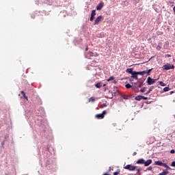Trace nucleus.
Here are the masks:
<instances>
[{
	"mask_svg": "<svg viewBox=\"0 0 175 175\" xmlns=\"http://www.w3.org/2000/svg\"><path fill=\"white\" fill-rule=\"evenodd\" d=\"M142 99H144V100H147V99H148V97H146L144 96H142Z\"/></svg>",
	"mask_w": 175,
	"mask_h": 175,
	"instance_id": "c9c22d12",
	"label": "nucleus"
},
{
	"mask_svg": "<svg viewBox=\"0 0 175 175\" xmlns=\"http://www.w3.org/2000/svg\"><path fill=\"white\" fill-rule=\"evenodd\" d=\"M144 159H139L137 161L136 163H137V165H144Z\"/></svg>",
	"mask_w": 175,
	"mask_h": 175,
	"instance_id": "f8f14e48",
	"label": "nucleus"
},
{
	"mask_svg": "<svg viewBox=\"0 0 175 175\" xmlns=\"http://www.w3.org/2000/svg\"><path fill=\"white\" fill-rule=\"evenodd\" d=\"M162 172L164 174V175H167V174H169V171H165V170H163Z\"/></svg>",
	"mask_w": 175,
	"mask_h": 175,
	"instance_id": "473e14b6",
	"label": "nucleus"
},
{
	"mask_svg": "<svg viewBox=\"0 0 175 175\" xmlns=\"http://www.w3.org/2000/svg\"><path fill=\"white\" fill-rule=\"evenodd\" d=\"M120 170H118V171L113 172V175H118V174H120Z\"/></svg>",
	"mask_w": 175,
	"mask_h": 175,
	"instance_id": "c756f323",
	"label": "nucleus"
},
{
	"mask_svg": "<svg viewBox=\"0 0 175 175\" xmlns=\"http://www.w3.org/2000/svg\"><path fill=\"white\" fill-rule=\"evenodd\" d=\"M137 154V152H134L133 153V157H135V155H136Z\"/></svg>",
	"mask_w": 175,
	"mask_h": 175,
	"instance_id": "09e8293b",
	"label": "nucleus"
},
{
	"mask_svg": "<svg viewBox=\"0 0 175 175\" xmlns=\"http://www.w3.org/2000/svg\"><path fill=\"white\" fill-rule=\"evenodd\" d=\"M131 77L135 80H139L137 71H133L131 74Z\"/></svg>",
	"mask_w": 175,
	"mask_h": 175,
	"instance_id": "0eeeda50",
	"label": "nucleus"
},
{
	"mask_svg": "<svg viewBox=\"0 0 175 175\" xmlns=\"http://www.w3.org/2000/svg\"><path fill=\"white\" fill-rule=\"evenodd\" d=\"M144 82L142 81V82H139L138 85H137V87H138V90L139 88H140V87H142V85H144Z\"/></svg>",
	"mask_w": 175,
	"mask_h": 175,
	"instance_id": "b1692460",
	"label": "nucleus"
},
{
	"mask_svg": "<svg viewBox=\"0 0 175 175\" xmlns=\"http://www.w3.org/2000/svg\"><path fill=\"white\" fill-rule=\"evenodd\" d=\"M172 94H174V91H171L170 92V95H172Z\"/></svg>",
	"mask_w": 175,
	"mask_h": 175,
	"instance_id": "8fccbe9b",
	"label": "nucleus"
},
{
	"mask_svg": "<svg viewBox=\"0 0 175 175\" xmlns=\"http://www.w3.org/2000/svg\"><path fill=\"white\" fill-rule=\"evenodd\" d=\"M133 72V68H127L126 70V73H129V75H131V73Z\"/></svg>",
	"mask_w": 175,
	"mask_h": 175,
	"instance_id": "dca6fc26",
	"label": "nucleus"
},
{
	"mask_svg": "<svg viewBox=\"0 0 175 175\" xmlns=\"http://www.w3.org/2000/svg\"><path fill=\"white\" fill-rule=\"evenodd\" d=\"M152 163V160L151 159H148L146 161V160L144 161V166H150Z\"/></svg>",
	"mask_w": 175,
	"mask_h": 175,
	"instance_id": "9d476101",
	"label": "nucleus"
},
{
	"mask_svg": "<svg viewBox=\"0 0 175 175\" xmlns=\"http://www.w3.org/2000/svg\"><path fill=\"white\" fill-rule=\"evenodd\" d=\"M165 56L167 57L168 58H170V57H172V55L169 54L165 55Z\"/></svg>",
	"mask_w": 175,
	"mask_h": 175,
	"instance_id": "de8ad7c7",
	"label": "nucleus"
},
{
	"mask_svg": "<svg viewBox=\"0 0 175 175\" xmlns=\"http://www.w3.org/2000/svg\"><path fill=\"white\" fill-rule=\"evenodd\" d=\"M130 84H131V88L132 90H139L137 85H133V82H131Z\"/></svg>",
	"mask_w": 175,
	"mask_h": 175,
	"instance_id": "f3484780",
	"label": "nucleus"
},
{
	"mask_svg": "<svg viewBox=\"0 0 175 175\" xmlns=\"http://www.w3.org/2000/svg\"><path fill=\"white\" fill-rule=\"evenodd\" d=\"M124 169L126 170H130V172H133L136 170V165H132L131 164H128L124 167Z\"/></svg>",
	"mask_w": 175,
	"mask_h": 175,
	"instance_id": "f03ea898",
	"label": "nucleus"
},
{
	"mask_svg": "<svg viewBox=\"0 0 175 175\" xmlns=\"http://www.w3.org/2000/svg\"><path fill=\"white\" fill-rule=\"evenodd\" d=\"M98 35V38H104L105 37V33L101 32L97 34Z\"/></svg>",
	"mask_w": 175,
	"mask_h": 175,
	"instance_id": "aec40b11",
	"label": "nucleus"
},
{
	"mask_svg": "<svg viewBox=\"0 0 175 175\" xmlns=\"http://www.w3.org/2000/svg\"><path fill=\"white\" fill-rule=\"evenodd\" d=\"M157 35H163V31H157Z\"/></svg>",
	"mask_w": 175,
	"mask_h": 175,
	"instance_id": "7c9ffc66",
	"label": "nucleus"
},
{
	"mask_svg": "<svg viewBox=\"0 0 175 175\" xmlns=\"http://www.w3.org/2000/svg\"><path fill=\"white\" fill-rule=\"evenodd\" d=\"M85 51H88V46L85 48Z\"/></svg>",
	"mask_w": 175,
	"mask_h": 175,
	"instance_id": "864d4df0",
	"label": "nucleus"
},
{
	"mask_svg": "<svg viewBox=\"0 0 175 175\" xmlns=\"http://www.w3.org/2000/svg\"><path fill=\"white\" fill-rule=\"evenodd\" d=\"M102 20H103V16L100 15L98 16L94 21V25H98V24H99V23H100V21H102Z\"/></svg>",
	"mask_w": 175,
	"mask_h": 175,
	"instance_id": "39448f33",
	"label": "nucleus"
},
{
	"mask_svg": "<svg viewBox=\"0 0 175 175\" xmlns=\"http://www.w3.org/2000/svg\"><path fill=\"white\" fill-rule=\"evenodd\" d=\"M133 84H134V85H137V84H139V81L135 82V83H133Z\"/></svg>",
	"mask_w": 175,
	"mask_h": 175,
	"instance_id": "c03bdc74",
	"label": "nucleus"
},
{
	"mask_svg": "<svg viewBox=\"0 0 175 175\" xmlns=\"http://www.w3.org/2000/svg\"><path fill=\"white\" fill-rule=\"evenodd\" d=\"M138 73V75H139L140 76H144V75H146V70H143V71H137Z\"/></svg>",
	"mask_w": 175,
	"mask_h": 175,
	"instance_id": "a211bd4d",
	"label": "nucleus"
},
{
	"mask_svg": "<svg viewBox=\"0 0 175 175\" xmlns=\"http://www.w3.org/2000/svg\"><path fill=\"white\" fill-rule=\"evenodd\" d=\"M89 102H95V97H90L89 98Z\"/></svg>",
	"mask_w": 175,
	"mask_h": 175,
	"instance_id": "cd10ccee",
	"label": "nucleus"
},
{
	"mask_svg": "<svg viewBox=\"0 0 175 175\" xmlns=\"http://www.w3.org/2000/svg\"><path fill=\"white\" fill-rule=\"evenodd\" d=\"M87 86L89 87V88H92V87H94V81L92 80L88 81Z\"/></svg>",
	"mask_w": 175,
	"mask_h": 175,
	"instance_id": "9b49d317",
	"label": "nucleus"
},
{
	"mask_svg": "<svg viewBox=\"0 0 175 175\" xmlns=\"http://www.w3.org/2000/svg\"><path fill=\"white\" fill-rule=\"evenodd\" d=\"M140 173V168L137 169V174H139Z\"/></svg>",
	"mask_w": 175,
	"mask_h": 175,
	"instance_id": "a19ab883",
	"label": "nucleus"
},
{
	"mask_svg": "<svg viewBox=\"0 0 175 175\" xmlns=\"http://www.w3.org/2000/svg\"><path fill=\"white\" fill-rule=\"evenodd\" d=\"M131 87H132V84H131V83H126V84L125 85V88H126L127 90H129V88H131Z\"/></svg>",
	"mask_w": 175,
	"mask_h": 175,
	"instance_id": "393cba45",
	"label": "nucleus"
},
{
	"mask_svg": "<svg viewBox=\"0 0 175 175\" xmlns=\"http://www.w3.org/2000/svg\"><path fill=\"white\" fill-rule=\"evenodd\" d=\"M174 68V65L167 63L164 66H163V70H170V69H173Z\"/></svg>",
	"mask_w": 175,
	"mask_h": 175,
	"instance_id": "f257e3e1",
	"label": "nucleus"
},
{
	"mask_svg": "<svg viewBox=\"0 0 175 175\" xmlns=\"http://www.w3.org/2000/svg\"><path fill=\"white\" fill-rule=\"evenodd\" d=\"M152 58H154V56L151 57L150 59L148 61H150L151 59H152Z\"/></svg>",
	"mask_w": 175,
	"mask_h": 175,
	"instance_id": "6e6d98bb",
	"label": "nucleus"
},
{
	"mask_svg": "<svg viewBox=\"0 0 175 175\" xmlns=\"http://www.w3.org/2000/svg\"><path fill=\"white\" fill-rule=\"evenodd\" d=\"M105 85H106V84H104V85H103V87H105Z\"/></svg>",
	"mask_w": 175,
	"mask_h": 175,
	"instance_id": "052dcab7",
	"label": "nucleus"
},
{
	"mask_svg": "<svg viewBox=\"0 0 175 175\" xmlns=\"http://www.w3.org/2000/svg\"><path fill=\"white\" fill-rule=\"evenodd\" d=\"M111 80H114V77L111 76L108 79H107V81H111Z\"/></svg>",
	"mask_w": 175,
	"mask_h": 175,
	"instance_id": "c85d7f7f",
	"label": "nucleus"
},
{
	"mask_svg": "<svg viewBox=\"0 0 175 175\" xmlns=\"http://www.w3.org/2000/svg\"><path fill=\"white\" fill-rule=\"evenodd\" d=\"M129 81L132 82V81H133V79H129Z\"/></svg>",
	"mask_w": 175,
	"mask_h": 175,
	"instance_id": "4d7b16f0",
	"label": "nucleus"
},
{
	"mask_svg": "<svg viewBox=\"0 0 175 175\" xmlns=\"http://www.w3.org/2000/svg\"><path fill=\"white\" fill-rule=\"evenodd\" d=\"M173 102L175 103V100H173Z\"/></svg>",
	"mask_w": 175,
	"mask_h": 175,
	"instance_id": "0e129e2a",
	"label": "nucleus"
},
{
	"mask_svg": "<svg viewBox=\"0 0 175 175\" xmlns=\"http://www.w3.org/2000/svg\"><path fill=\"white\" fill-rule=\"evenodd\" d=\"M142 96L141 95H138L135 96V100H142Z\"/></svg>",
	"mask_w": 175,
	"mask_h": 175,
	"instance_id": "4be33fe9",
	"label": "nucleus"
},
{
	"mask_svg": "<svg viewBox=\"0 0 175 175\" xmlns=\"http://www.w3.org/2000/svg\"><path fill=\"white\" fill-rule=\"evenodd\" d=\"M157 79H154L151 78L150 77H148L146 80V83H148V85H152V84H155V82Z\"/></svg>",
	"mask_w": 175,
	"mask_h": 175,
	"instance_id": "20e7f679",
	"label": "nucleus"
},
{
	"mask_svg": "<svg viewBox=\"0 0 175 175\" xmlns=\"http://www.w3.org/2000/svg\"><path fill=\"white\" fill-rule=\"evenodd\" d=\"M159 175H165V174L163 172H161Z\"/></svg>",
	"mask_w": 175,
	"mask_h": 175,
	"instance_id": "13d9d810",
	"label": "nucleus"
},
{
	"mask_svg": "<svg viewBox=\"0 0 175 175\" xmlns=\"http://www.w3.org/2000/svg\"><path fill=\"white\" fill-rule=\"evenodd\" d=\"M163 163L161 161H157L154 162V165H157V166H163Z\"/></svg>",
	"mask_w": 175,
	"mask_h": 175,
	"instance_id": "4468645a",
	"label": "nucleus"
},
{
	"mask_svg": "<svg viewBox=\"0 0 175 175\" xmlns=\"http://www.w3.org/2000/svg\"><path fill=\"white\" fill-rule=\"evenodd\" d=\"M127 79H129V77L122 78L121 80H127Z\"/></svg>",
	"mask_w": 175,
	"mask_h": 175,
	"instance_id": "37998d69",
	"label": "nucleus"
},
{
	"mask_svg": "<svg viewBox=\"0 0 175 175\" xmlns=\"http://www.w3.org/2000/svg\"><path fill=\"white\" fill-rule=\"evenodd\" d=\"M21 94H22L23 95H24V94H25V92H24V91H21Z\"/></svg>",
	"mask_w": 175,
	"mask_h": 175,
	"instance_id": "5fc2aeb1",
	"label": "nucleus"
},
{
	"mask_svg": "<svg viewBox=\"0 0 175 175\" xmlns=\"http://www.w3.org/2000/svg\"><path fill=\"white\" fill-rule=\"evenodd\" d=\"M5 139H6V136H5Z\"/></svg>",
	"mask_w": 175,
	"mask_h": 175,
	"instance_id": "338daca9",
	"label": "nucleus"
},
{
	"mask_svg": "<svg viewBox=\"0 0 175 175\" xmlns=\"http://www.w3.org/2000/svg\"><path fill=\"white\" fill-rule=\"evenodd\" d=\"M104 5H105L104 2L99 3L96 7V10H102V8H103Z\"/></svg>",
	"mask_w": 175,
	"mask_h": 175,
	"instance_id": "1a4fd4ad",
	"label": "nucleus"
},
{
	"mask_svg": "<svg viewBox=\"0 0 175 175\" xmlns=\"http://www.w3.org/2000/svg\"><path fill=\"white\" fill-rule=\"evenodd\" d=\"M113 92L112 93V96L110 98V99H113V96H116L117 94H120V91H118V88L114 87L113 88Z\"/></svg>",
	"mask_w": 175,
	"mask_h": 175,
	"instance_id": "6e6552de",
	"label": "nucleus"
},
{
	"mask_svg": "<svg viewBox=\"0 0 175 175\" xmlns=\"http://www.w3.org/2000/svg\"><path fill=\"white\" fill-rule=\"evenodd\" d=\"M146 170H152V167L149 166L148 168H146Z\"/></svg>",
	"mask_w": 175,
	"mask_h": 175,
	"instance_id": "e433bc0d",
	"label": "nucleus"
},
{
	"mask_svg": "<svg viewBox=\"0 0 175 175\" xmlns=\"http://www.w3.org/2000/svg\"><path fill=\"white\" fill-rule=\"evenodd\" d=\"M95 16H96V10H92L90 21H94V19L95 18Z\"/></svg>",
	"mask_w": 175,
	"mask_h": 175,
	"instance_id": "423d86ee",
	"label": "nucleus"
},
{
	"mask_svg": "<svg viewBox=\"0 0 175 175\" xmlns=\"http://www.w3.org/2000/svg\"><path fill=\"white\" fill-rule=\"evenodd\" d=\"M122 99H125V100L129 99V96H123Z\"/></svg>",
	"mask_w": 175,
	"mask_h": 175,
	"instance_id": "f704fd0d",
	"label": "nucleus"
},
{
	"mask_svg": "<svg viewBox=\"0 0 175 175\" xmlns=\"http://www.w3.org/2000/svg\"><path fill=\"white\" fill-rule=\"evenodd\" d=\"M96 88H100L102 87V83L100 82L97 83L94 85Z\"/></svg>",
	"mask_w": 175,
	"mask_h": 175,
	"instance_id": "412c9836",
	"label": "nucleus"
},
{
	"mask_svg": "<svg viewBox=\"0 0 175 175\" xmlns=\"http://www.w3.org/2000/svg\"><path fill=\"white\" fill-rule=\"evenodd\" d=\"M159 84L161 87H166V83H163V81H160Z\"/></svg>",
	"mask_w": 175,
	"mask_h": 175,
	"instance_id": "bb28decb",
	"label": "nucleus"
},
{
	"mask_svg": "<svg viewBox=\"0 0 175 175\" xmlns=\"http://www.w3.org/2000/svg\"><path fill=\"white\" fill-rule=\"evenodd\" d=\"M111 167H109V172H111Z\"/></svg>",
	"mask_w": 175,
	"mask_h": 175,
	"instance_id": "603ef678",
	"label": "nucleus"
},
{
	"mask_svg": "<svg viewBox=\"0 0 175 175\" xmlns=\"http://www.w3.org/2000/svg\"><path fill=\"white\" fill-rule=\"evenodd\" d=\"M107 111L106 110L103 111L101 113H98L96 115V118H98V120H103V118H105V116H106Z\"/></svg>",
	"mask_w": 175,
	"mask_h": 175,
	"instance_id": "7ed1b4c3",
	"label": "nucleus"
},
{
	"mask_svg": "<svg viewBox=\"0 0 175 175\" xmlns=\"http://www.w3.org/2000/svg\"><path fill=\"white\" fill-rule=\"evenodd\" d=\"M155 87H157V86H150V87L149 88V90L147 91V92H146V93L144 94V95H148V94H150V93L151 92V91H152V90H153L154 88H155Z\"/></svg>",
	"mask_w": 175,
	"mask_h": 175,
	"instance_id": "ddd939ff",
	"label": "nucleus"
},
{
	"mask_svg": "<svg viewBox=\"0 0 175 175\" xmlns=\"http://www.w3.org/2000/svg\"><path fill=\"white\" fill-rule=\"evenodd\" d=\"M161 49H162V46L158 45L157 47V50H161Z\"/></svg>",
	"mask_w": 175,
	"mask_h": 175,
	"instance_id": "58836bf2",
	"label": "nucleus"
},
{
	"mask_svg": "<svg viewBox=\"0 0 175 175\" xmlns=\"http://www.w3.org/2000/svg\"><path fill=\"white\" fill-rule=\"evenodd\" d=\"M103 175H110V174H107V172H106Z\"/></svg>",
	"mask_w": 175,
	"mask_h": 175,
	"instance_id": "bf43d9fd",
	"label": "nucleus"
},
{
	"mask_svg": "<svg viewBox=\"0 0 175 175\" xmlns=\"http://www.w3.org/2000/svg\"><path fill=\"white\" fill-rule=\"evenodd\" d=\"M113 84H117V81L114 80L113 81Z\"/></svg>",
	"mask_w": 175,
	"mask_h": 175,
	"instance_id": "3c124183",
	"label": "nucleus"
},
{
	"mask_svg": "<svg viewBox=\"0 0 175 175\" xmlns=\"http://www.w3.org/2000/svg\"><path fill=\"white\" fill-rule=\"evenodd\" d=\"M98 55H94V53H92V52H91L90 53V57H96Z\"/></svg>",
	"mask_w": 175,
	"mask_h": 175,
	"instance_id": "2f4dec72",
	"label": "nucleus"
},
{
	"mask_svg": "<svg viewBox=\"0 0 175 175\" xmlns=\"http://www.w3.org/2000/svg\"><path fill=\"white\" fill-rule=\"evenodd\" d=\"M105 91H106V88H105Z\"/></svg>",
	"mask_w": 175,
	"mask_h": 175,
	"instance_id": "69168bd1",
	"label": "nucleus"
},
{
	"mask_svg": "<svg viewBox=\"0 0 175 175\" xmlns=\"http://www.w3.org/2000/svg\"><path fill=\"white\" fill-rule=\"evenodd\" d=\"M174 153H175L174 149H172V150H170V154H174Z\"/></svg>",
	"mask_w": 175,
	"mask_h": 175,
	"instance_id": "4c0bfd02",
	"label": "nucleus"
},
{
	"mask_svg": "<svg viewBox=\"0 0 175 175\" xmlns=\"http://www.w3.org/2000/svg\"><path fill=\"white\" fill-rule=\"evenodd\" d=\"M145 103H146V105H150V103H151V101H146L145 102Z\"/></svg>",
	"mask_w": 175,
	"mask_h": 175,
	"instance_id": "a18cd8bd",
	"label": "nucleus"
},
{
	"mask_svg": "<svg viewBox=\"0 0 175 175\" xmlns=\"http://www.w3.org/2000/svg\"><path fill=\"white\" fill-rule=\"evenodd\" d=\"M146 90H147L146 87H143L142 88L140 89V92H146Z\"/></svg>",
	"mask_w": 175,
	"mask_h": 175,
	"instance_id": "a878e982",
	"label": "nucleus"
},
{
	"mask_svg": "<svg viewBox=\"0 0 175 175\" xmlns=\"http://www.w3.org/2000/svg\"><path fill=\"white\" fill-rule=\"evenodd\" d=\"M103 105L104 106V107H107V104H106V103H103Z\"/></svg>",
	"mask_w": 175,
	"mask_h": 175,
	"instance_id": "49530a36",
	"label": "nucleus"
},
{
	"mask_svg": "<svg viewBox=\"0 0 175 175\" xmlns=\"http://www.w3.org/2000/svg\"><path fill=\"white\" fill-rule=\"evenodd\" d=\"M163 167H166V169H169L170 170H172V168H170V167H169L166 163H163Z\"/></svg>",
	"mask_w": 175,
	"mask_h": 175,
	"instance_id": "5701e85b",
	"label": "nucleus"
},
{
	"mask_svg": "<svg viewBox=\"0 0 175 175\" xmlns=\"http://www.w3.org/2000/svg\"><path fill=\"white\" fill-rule=\"evenodd\" d=\"M171 166H172V167H175V161H172L171 163Z\"/></svg>",
	"mask_w": 175,
	"mask_h": 175,
	"instance_id": "72a5a7b5",
	"label": "nucleus"
},
{
	"mask_svg": "<svg viewBox=\"0 0 175 175\" xmlns=\"http://www.w3.org/2000/svg\"><path fill=\"white\" fill-rule=\"evenodd\" d=\"M3 146H5V141H3V142H1V146L3 147Z\"/></svg>",
	"mask_w": 175,
	"mask_h": 175,
	"instance_id": "79ce46f5",
	"label": "nucleus"
},
{
	"mask_svg": "<svg viewBox=\"0 0 175 175\" xmlns=\"http://www.w3.org/2000/svg\"><path fill=\"white\" fill-rule=\"evenodd\" d=\"M170 88H169V86L165 87L163 89V92H167V91H170Z\"/></svg>",
	"mask_w": 175,
	"mask_h": 175,
	"instance_id": "6ab92c4d",
	"label": "nucleus"
},
{
	"mask_svg": "<svg viewBox=\"0 0 175 175\" xmlns=\"http://www.w3.org/2000/svg\"><path fill=\"white\" fill-rule=\"evenodd\" d=\"M148 40H151V38H149Z\"/></svg>",
	"mask_w": 175,
	"mask_h": 175,
	"instance_id": "680f3d73",
	"label": "nucleus"
},
{
	"mask_svg": "<svg viewBox=\"0 0 175 175\" xmlns=\"http://www.w3.org/2000/svg\"><path fill=\"white\" fill-rule=\"evenodd\" d=\"M148 40H151V38H149Z\"/></svg>",
	"mask_w": 175,
	"mask_h": 175,
	"instance_id": "e2e57ef3",
	"label": "nucleus"
},
{
	"mask_svg": "<svg viewBox=\"0 0 175 175\" xmlns=\"http://www.w3.org/2000/svg\"><path fill=\"white\" fill-rule=\"evenodd\" d=\"M154 70V68H150L148 70H145V72L147 75V76H150V73H151V72Z\"/></svg>",
	"mask_w": 175,
	"mask_h": 175,
	"instance_id": "2eb2a0df",
	"label": "nucleus"
},
{
	"mask_svg": "<svg viewBox=\"0 0 175 175\" xmlns=\"http://www.w3.org/2000/svg\"><path fill=\"white\" fill-rule=\"evenodd\" d=\"M24 98L27 99V100H28V96H27V95H25V94H23Z\"/></svg>",
	"mask_w": 175,
	"mask_h": 175,
	"instance_id": "ea45409f",
	"label": "nucleus"
}]
</instances>
